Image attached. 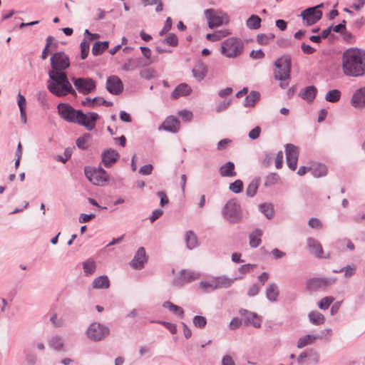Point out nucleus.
Instances as JSON below:
<instances>
[{
    "label": "nucleus",
    "instance_id": "nucleus-33",
    "mask_svg": "<svg viewBox=\"0 0 365 365\" xmlns=\"http://www.w3.org/2000/svg\"><path fill=\"white\" fill-rule=\"evenodd\" d=\"M260 94L259 92L252 91L244 100L245 107H253L255 103L259 100Z\"/></svg>",
    "mask_w": 365,
    "mask_h": 365
},
{
    "label": "nucleus",
    "instance_id": "nucleus-32",
    "mask_svg": "<svg viewBox=\"0 0 365 365\" xmlns=\"http://www.w3.org/2000/svg\"><path fill=\"white\" fill-rule=\"evenodd\" d=\"M93 287L94 289H107L110 286V281L107 276H100L93 281Z\"/></svg>",
    "mask_w": 365,
    "mask_h": 365
},
{
    "label": "nucleus",
    "instance_id": "nucleus-54",
    "mask_svg": "<svg viewBox=\"0 0 365 365\" xmlns=\"http://www.w3.org/2000/svg\"><path fill=\"white\" fill-rule=\"evenodd\" d=\"M50 321L55 327H61L64 325V320L61 317H58L56 313L51 316Z\"/></svg>",
    "mask_w": 365,
    "mask_h": 365
},
{
    "label": "nucleus",
    "instance_id": "nucleus-45",
    "mask_svg": "<svg viewBox=\"0 0 365 365\" xmlns=\"http://www.w3.org/2000/svg\"><path fill=\"white\" fill-rule=\"evenodd\" d=\"M279 180V175L275 173H271L267 175L264 180V186L270 187L276 185Z\"/></svg>",
    "mask_w": 365,
    "mask_h": 365
},
{
    "label": "nucleus",
    "instance_id": "nucleus-26",
    "mask_svg": "<svg viewBox=\"0 0 365 365\" xmlns=\"http://www.w3.org/2000/svg\"><path fill=\"white\" fill-rule=\"evenodd\" d=\"M220 175L222 177H235L237 173L235 171V164L232 162H227L219 168Z\"/></svg>",
    "mask_w": 365,
    "mask_h": 365
},
{
    "label": "nucleus",
    "instance_id": "nucleus-41",
    "mask_svg": "<svg viewBox=\"0 0 365 365\" xmlns=\"http://www.w3.org/2000/svg\"><path fill=\"white\" fill-rule=\"evenodd\" d=\"M259 211L263 213L267 219H272L274 215L273 205L270 203H263L259 205Z\"/></svg>",
    "mask_w": 365,
    "mask_h": 365
},
{
    "label": "nucleus",
    "instance_id": "nucleus-25",
    "mask_svg": "<svg viewBox=\"0 0 365 365\" xmlns=\"http://www.w3.org/2000/svg\"><path fill=\"white\" fill-rule=\"evenodd\" d=\"M279 294V289L275 283H271L268 285L265 291L266 298L270 302H275Z\"/></svg>",
    "mask_w": 365,
    "mask_h": 365
},
{
    "label": "nucleus",
    "instance_id": "nucleus-18",
    "mask_svg": "<svg viewBox=\"0 0 365 365\" xmlns=\"http://www.w3.org/2000/svg\"><path fill=\"white\" fill-rule=\"evenodd\" d=\"M151 63V61H144L141 58H135L128 60L126 63L123 66L122 68L125 71H134L136 68H144L149 66Z\"/></svg>",
    "mask_w": 365,
    "mask_h": 365
},
{
    "label": "nucleus",
    "instance_id": "nucleus-52",
    "mask_svg": "<svg viewBox=\"0 0 365 365\" xmlns=\"http://www.w3.org/2000/svg\"><path fill=\"white\" fill-rule=\"evenodd\" d=\"M163 43L171 46H176L178 44V39L175 34H169Z\"/></svg>",
    "mask_w": 365,
    "mask_h": 365
},
{
    "label": "nucleus",
    "instance_id": "nucleus-16",
    "mask_svg": "<svg viewBox=\"0 0 365 365\" xmlns=\"http://www.w3.org/2000/svg\"><path fill=\"white\" fill-rule=\"evenodd\" d=\"M148 261V256L144 247H140L135 252L133 259L130 261V265L135 269H141L144 267Z\"/></svg>",
    "mask_w": 365,
    "mask_h": 365
},
{
    "label": "nucleus",
    "instance_id": "nucleus-19",
    "mask_svg": "<svg viewBox=\"0 0 365 365\" xmlns=\"http://www.w3.org/2000/svg\"><path fill=\"white\" fill-rule=\"evenodd\" d=\"M120 158V155L115 150L108 148L101 154L102 163L106 168L111 167Z\"/></svg>",
    "mask_w": 365,
    "mask_h": 365
},
{
    "label": "nucleus",
    "instance_id": "nucleus-22",
    "mask_svg": "<svg viewBox=\"0 0 365 365\" xmlns=\"http://www.w3.org/2000/svg\"><path fill=\"white\" fill-rule=\"evenodd\" d=\"M307 247L311 250L312 253H313L318 258H324L323 255V249L321 243L312 238L309 237L307 240Z\"/></svg>",
    "mask_w": 365,
    "mask_h": 365
},
{
    "label": "nucleus",
    "instance_id": "nucleus-30",
    "mask_svg": "<svg viewBox=\"0 0 365 365\" xmlns=\"http://www.w3.org/2000/svg\"><path fill=\"white\" fill-rule=\"evenodd\" d=\"M213 279H214V281L215 283L216 289H222V288H228L232 284L234 281L235 279H237V278L230 279V278H227L224 276L214 277Z\"/></svg>",
    "mask_w": 365,
    "mask_h": 365
},
{
    "label": "nucleus",
    "instance_id": "nucleus-46",
    "mask_svg": "<svg viewBox=\"0 0 365 365\" xmlns=\"http://www.w3.org/2000/svg\"><path fill=\"white\" fill-rule=\"evenodd\" d=\"M199 286L201 289H202L205 292H209L210 290L216 289L215 283L214 279L209 281H202L200 282Z\"/></svg>",
    "mask_w": 365,
    "mask_h": 365
},
{
    "label": "nucleus",
    "instance_id": "nucleus-1",
    "mask_svg": "<svg viewBox=\"0 0 365 365\" xmlns=\"http://www.w3.org/2000/svg\"><path fill=\"white\" fill-rule=\"evenodd\" d=\"M51 70L48 71V90L54 96L63 97L68 94L76 96V92L63 71L70 66L68 56L64 52H57L51 57Z\"/></svg>",
    "mask_w": 365,
    "mask_h": 365
},
{
    "label": "nucleus",
    "instance_id": "nucleus-11",
    "mask_svg": "<svg viewBox=\"0 0 365 365\" xmlns=\"http://www.w3.org/2000/svg\"><path fill=\"white\" fill-rule=\"evenodd\" d=\"M72 81L76 90L83 95H88L96 89V82L91 78H73Z\"/></svg>",
    "mask_w": 365,
    "mask_h": 365
},
{
    "label": "nucleus",
    "instance_id": "nucleus-7",
    "mask_svg": "<svg viewBox=\"0 0 365 365\" xmlns=\"http://www.w3.org/2000/svg\"><path fill=\"white\" fill-rule=\"evenodd\" d=\"M204 14L207 20L208 26L210 29L228 23L227 14L222 11H216L213 9H208L204 11Z\"/></svg>",
    "mask_w": 365,
    "mask_h": 365
},
{
    "label": "nucleus",
    "instance_id": "nucleus-13",
    "mask_svg": "<svg viewBox=\"0 0 365 365\" xmlns=\"http://www.w3.org/2000/svg\"><path fill=\"white\" fill-rule=\"evenodd\" d=\"M200 277L199 272L191 270H182L174 279L173 283L176 286H182L186 283L198 279Z\"/></svg>",
    "mask_w": 365,
    "mask_h": 365
},
{
    "label": "nucleus",
    "instance_id": "nucleus-20",
    "mask_svg": "<svg viewBox=\"0 0 365 365\" xmlns=\"http://www.w3.org/2000/svg\"><path fill=\"white\" fill-rule=\"evenodd\" d=\"M161 129L171 133H177L180 129V120L174 116L168 117L160 126L159 130Z\"/></svg>",
    "mask_w": 365,
    "mask_h": 365
},
{
    "label": "nucleus",
    "instance_id": "nucleus-48",
    "mask_svg": "<svg viewBox=\"0 0 365 365\" xmlns=\"http://www.w3.org/2000/svg\"><path fill=\"white\" fill-rule=\"evenodd\" d=\"M334 298L333 297H325L322 298L318 303L319 309L326 310L329 308L330 304L334 302Z\"/></svg>",
    "mask_w": 365,
    "mask_h": 365
},
{
    "label": "nucleus",
    "instance_id": "nucleus-15",
    "mask_svg": "<svg viewBox=\"0 0 365 365\" xmlns=\"http://www.w3.org/2000/svg\"><path fill=\"white\" fill-rule=\"evenodd\" d=\"M106 88L113 95H118L123 90V82L117 76H111L106 81Z\"/></svg>",
    "mask_w": 365,
    "mask_h": 365
},
{
    "label": "nucleus",
    "instance_id": "nucleus-10",
    "mask_svg": "<svg viewBox=\"0 0 365 365\" xmlns=\"http://www.w3.org/2000/svg\"><path fill=\"white\" fill-rule=\"evenodd\" d=\"M322 6V4L308 8L301 13L300 16L302 17L306 26H312L322 19V12L318 9V8Z\"/></svg>",
    "mask_w": 365,
    "mask_h": 365
},
{
    "label": "nucleus",
    "instance_id": "nucleus-2",
    "mask_svg": "<svg viewBox=\"0 0 365 365\" xmlns=\"http://www.w3.org/2000/svg\"><path fill=\"white\" fill-rule=\"evenodd\" d=\"M341 68L345 76L360 77L365 74V51L357 47L346 49L341 56Z\"/></svg>",
    "mask_w": 365,
    "mask_h": 365
},
{
    "label": "nucleus",
    "instance_id": "nucleus-49",
    "mask_svg": "<svg viewBox=\"0 0 365 365\" xmlns=\"http://www.w3.org/2000/svg\"><path fill=\"white\" fill-rule=\"evenodd\" d=\"M274 158V153L270 152H265L262 158V165L265 167H269Z\"/></svg>",
    "mask_w": 365,
    "mask_h": 365
},
{
    "label": "nucleus",
    "instance_id": "nucleus-23",
    "mask_svg": "<svg viewBox=\"0 0 365 365\" xmlns=\"http://www.w3.org/2000/svg\"><path fill=\"white\" fill-rule=\"evenodd\" d=\"M192 73L197 81H201L207 75V67L204 63L199 61L192 68Z\"/></svg>",
    "mask_w": 365,
    "mask_h": 365
},
{
    "label": "nucleus",
    "instance_id": "nucleus-14",
    "mask_svg": "<svg viewBox=\"0 0 365 365\" xmlns=\"http://www.w3.org/2000/svg\"><path fill=\"white\" fill-rule=\"evenodd\" d=\"M58 112L60 116L66 121L75 123L78 110H75L68 103H59Z\"/></svg>",
    "mask_w": 365,
    "mask_h": 365
},
{
    "label": "nucleus",
    "instance_id": "nucleus-40",
    "mask_svg": "<svg viewBox=\"0 0 365 365\" xmlns=\"http://www.w3.org/2000/svg\"><path fill=\"white\" fill-rule=\"evenodd\" d=\"M286 158L294 159L298 158V148L293 144L289 143L285 145Z\"/></svg>",
    "mask_w": 365,
    "mask_h": 365
},
{
    "label": "nucleus",
    "instance_id": "nucleus-21",
    "mask_svg": "<svg viewBox=\"0 0 365 365\" xmlns=\"http://www.w3.org/2000/svg\"><path fill=\"white\" fill-rule=\"evenodd\" d=\"M351 103L356 108L365 107V87L356 91L351 97Z\"/></svg>",
    "mask_w": 365,
    "mask_h": 365
},
{
    "label": "nucleus",
    "instance_id": "nucleus-42",
    "mask_svg": "<svg viewBox=\"0 0 365 365\" xmlns=\"http://www.w3.org/2000/svg\"><path fill=\"white\" fill-rule=\"evenodd\" d=\"M91 135L89 133H86L76 140V145L79 149L86 150L89 146V140Z\"/></svg>",
    "mask_w": 365,
    "mask_h": 365
},
{
    "label": "nucleus",
    "instance_id": "nucleus-37",
    "mask_svg": "<svg viewBox=\"0 0 365 365\" xmlns=\"http://www.w3.org/2000/svg\"><path fill=\"white\" fill-rule=\"evenodd\" d=\"M185 242H186L187 247L190 250H192L197 246V236L191 230H188L186 232Z\"/></svg>",
    "mask_w": 365,
    "mask_h": 365
},
{
    "label": "nucleus",
    "instance_id": "nucleus-47",
    "mask_svg": "<svg viewBox=\"0 0 365 365\" xmlns=\"http://www.w3.org/2000/svg\"><path fill=\"white\" fill-rule=\"evenodd\" d=\"M193 325L199 329H203L207 324V319L202 316H195L192 319Z\"/></svg>",
    "mask_w": 365,
    "mask_h": 365
},
{
    "label": "nucleus",
    "instance_id": "nucleus-31",
    "mask_svg": "<svg viewBox=\"0 0 365 365\" xmlns=\"http://www.w3.org/2000/svg\"><path fill=\"white\" fill-rule=\"evenodd\" d=\"M48 345L57 351H62L64 346L63 339L59 335H54L49 339Z\"/></svg>",
    "mask_w": 365,
    "mask_h": 365
},
{
    "label": "nucleus",
    "instance_id": "nucleus-60",
    "mask_svg": "<svg viewBox=\"0 0 365 365\" xmlns=\"http://www.w3.org/2000/svg\"><path fill=\"white\" fill-rule=\"evenodd\" d=\"M104 50L102 48L101 41H96L92 48V53L93 56H98L101 54Z\"/></svg>",
    "mask_w": 365,
    "mask_h": 365
},
{
    "label": "nucleus",
    "instance_id": "nucleus-64",
    "mask_svg": "<svg viewBox=\"0 0 365 365\" xmlns=\"http://www.w3.org/2000/svg\"><path fill=\"white\" fill-rule=\"evenodd\" d=\"M260 132L261 128L259 126H257L250 131L248 136L250 138L255 140L259 138Z\"/></svg>",
    "mask_w": 365,
    "mask_h": 365
},
{
    "label": "nucleus",
    "instance_id": "nucleus-57",
    "mask_svg": "<svg viewBox=\"0 0 365 365\" xmlns=\"http://www.w3.org/2000/svg\"><path fill=\"white\" fill-rule=\"evenodd\" d=\"M308 225L309 227L314 229L319 230L322 228V222L316 217H312L309 220Z\"/></svg>",
    "mask_w": 365,
    "mask_h": 365
},
{
    "label": "nucleus",
    "instance_id": "nucleus-56",
    "mask_svg": "<svg viewBox=\"0 0 365 365\" xmlns=\"http://www.w3.org/2000/svg\"><path fill=\"white\" fill-rule=\"evenodd\" d=\"M156 322L166 327L171 332V334H175L177 333V327L175 324L165 321H157Z\"/></svg>",
    "mask_w": 365,
    "mask_h": 365
},
{
    "label": "nucleus",
    "instance_id": "nucleus-4",
    "mask_svg": "<svg viewBox=\"0 0 365 365\" xmlns=\"http://www.w3.org/2000/svg\"><path fill=\"white\" fill-rule=\"evenodd\" d=\"M244 49V43L240 38H228L223 41L221 46V53L225 56L234 58L240 56Z\"/></svg>",
    "mask_w": 365,
    "mask_h": 365
},
{
    "label": "nucleus",
    "instance_id": "nucleus-55",
    "mask_svg": "<svg viewBox=\"0 0 365 365\" xmlns=\"http://www.w3.org/2000/svg\"><path fill=\"white\" fill-rule=\"evenodd\" d=\"M355 271V267L351 266V265H346L344 267H342L339 270H334V272H344V275L346 277H351Z\"/></svg>",
    "mask_w": 365,
    "mask_h": 365
},
{
    "label": "nucleus",
    "instance_id": "nucleus-63",
    "mask_svg": "<svg viewBox=\"0 0 365 365\" xmlns=\"http://www.w3.org/2000/svg\"><path fill=\"white\" fill-rule=\"evenodd\" d=\"M250 56L253 59H262L264 57V53L261 49L252 50L250 52Z\"/></svg>",
    "mask_w": 365,
    "mask_h": 365
},
{
    "label": "nucleus",
    "instance_id": "nucleus-58",
    "mask_svg": "<svg viewBox=\"0 0 365 365\" xmlns=\"http://www.w3.org/2000/svg\"><path fill=\"white\" fill-rule=\"evenodd\" d=\"M172 27V19L170 17H168L165 20V25L163 29L159 32L160 36H163L168 33Z\"/></svg>",
    "mask_w": 365,
    "mask_h": 365
},
{
    "label": "nucleus",
    "instance_id": "nucleus-29",
    "mask_svg": "<svg viewBox=\"0 0 365 365\" xmlns=\"http://www.w3.org/2000/svg\"><path fill=\"white\" fill-rule=\"evenodd\" d=\"M317 88L314 86H309L300 91V96L307 102H312L316 97Z\"/></svg>",
    "mask_w": 365,
    "mask_h": 365
},
{
    "label": "nucleus",
    "instance_id": "nucleus-24",
    "mask_svg": "<svg viewBox=\"0 0 365 365\" xmlns=\"http://www.w3.org/2000/svg\"><path fill=\"white\" fill-rule=\"evenodd\" d=\"M192 91L190 86L187 83L179 84L175 89L171 93V97L174 99H177L180 96H185L189 95Z\"/></svg>",
    "mask_w": 365,
    "mask_h": 365
},
{
    "label": "nucleus",
    "instance_id": "nucleus-62",
    "mask_svg": "<svg viewBox=\"0 0 365 365\" xmlns=\"http://www.w3.org/2000/svg\"><path fill=\"white\" fill-rule=\"evenodd\" d=\"M96 217V215L91 213V214H81L79 216L78 221L80 223H84L89 222L92 219Z\"/></svg>",
    "mask_w": 365,
    "mask_h": 365
},
{
    "label": "nucleus",
    "instance_id": "nucleus-38",
    "mask_svg": "<svg viewBox=\"0 0 365 365\" xmlns=\"http://www.w3.org/2000/svg\"><path fill=\"white\" fill-rule=\"evenodd\" d=\"M260 183V178H256L250 183L248 185L246 188V195L248 197H253L255 195L257 190L258 189L259 185Z\"/></svg>",
    "mask_w": 365,
    "mask_h": 365
},
{
    "label": "nucleus",
    "instance_id": "nucleus-17",
    "mask_svg": "<svg viewBox=\"0 0 365 365\" xmlns=\"http://www.w3.org/2000/svg\"><path fill=\"white\" fill-rule=\"evenodd\" d=\"M240 314L244 317V321L246 324H250L255 328H259L261 326V317L255 312H249L245 309L239 310Z\"/></svg>",
    "mask_w": 365,
    "mask_h": 365
},
{
    "label": "nucleus",
    "instance_id": "nucleus-6",
    "mask_svg": "<svg viewBox=\"0 0 365 365\" xmlns=\"http://www.w3.org/2000/svg\"><path fill=\"white\" fill-rule=\"evenodd\" d=\"M110 334L109 328L99 322L91 323L86 330L87 337L93 341H100Z\"/></svg>",
    "mask_w": 365,
    "mask_h": 365
},
{
    "label": "nucleus",
    "instance_id": "nucleus-12",
    "mask_svg": "<svg viewBox=\"0 0 365 365\" xmlns=\"http://www.w3.org/2000/svg\"><path fill=\"white\" fill-rule=\"evenodd\" d=\"M334 279L326 277H313L308 279L306 282V289L310 292H314L319 289H324L334 282Z\"/></svg>",
    "mask_w": 365,
    "mask_h": 365
},
{
    "label": "nucleus",
    "instance_id": "nucleus-50",
    "mask_svg": "<svg viewBox=\"0 0 365 365\" xmlns=\"http://www.w3.org/2000/svg\"><path fill=\"white\" fill-rule=\"evenodd\" d=\"M229 189L234 193H240L243 189V182L240 180H236L234 182L230 183Z\"/></svg>",
    "mask_w": 365,
    "mask_h": 365
},
{
    "label": "nucleus",
    "instance_id": "nucleus-36",
    "mask_svg": "<svg viewBox=\"0 0 365 365\" xmlns=\"http://www.w3.org/2000/svg\"><path fill=\"white\" fill-rule=\"evenodd\" d=\"M163 307L165 309H168L173 314L179 316L180 318L184 317V310L182 307L174 304L170 301H166L163 304Z\"/></svg>",
    "mask_w": 365,
    "mask_h": 365
},
{
    "label": "nucleus",
    "instance_id": "nucleus-61",
    "mask_svg": "<svg viewBox=\"0 0 365 365\" xmlns=\"http://www.w3.org/2000/svg\"><path fill=\"white\" fill-rule=\"evenodd\" d=\"M257 43L260 45H267L269 43L267 34H259L256 36Z\"/></svg>",
    "mask_w": 365,
    "mask_h": 365
},
{
    "label": "nucleus",
    "instance_id": "nucleus-8",
    "mask_svg": "<svg viewBox=\"0 0 365 365\" xmlns=\"http://www.w3.org/2000/svg\"><path fill=\"white\" fill-rule=\"evenodd\" d=\"M85 175L93 184L98 186L105 185L109 180V175L103 168H86Z\"/></svg>",
    "mask_w": 365,
    "mask_h": 365
},
{
    "label": "nucleus",
    "instance_id": "nucleus-9",
    "mask_svg": "<svg viewBox=\"0 0 365 365\" xmlns=\"http://www.w3.org/2000/svg\"><path fill=\"white\" fill-rule=\"evenodd\" d=\"M75 123L84 126L88 130H92L96 127V122L99 115L94 112L83 113L81 110H78Z\"/></svg>",
    "mask_w": 365,
    "mask_h": 365
},
{
    "label": "nucleus",
    "instance_id": "nucleus-43",
    "mask_svg": "<svg viewBox=\"0 0 365 365\" xmlns=\"http://www.w3.org/2000/svg\"><path fill=\"white\" fill-rule=\"evenodd\" d=\"M83 269L86 275H91L94 273L96 264L93 259H88L83 262Z\"/></svg>",
    "mask_w": 365,
    "mask_h": 365
},
{
    "label": "nucleus",
    "instance_id": "nucleus-5",
    "mask_svg": "<svg viewBox=\"0 0 365 365\" xmlns=\"http://www.w3.org/2000/svg\"><path fill=\"white\" fill-rule=\"evenodd\" d=\"M276 69L274 72V78L281 81L287 80L290 77L291 58L289 56H283L274 62Z\"/></svg>",
    "mask_w": 365,
    "mask_h": 365
},
{
    "label": "nucleus",
    "instance_id": "nucleus-51",
    "mask_svg": "<svg viewBox=\"0 0 365 365\" xmlns=\"http://www.w3.org/2000/svg\"><path fill=\"white\" fill-rule=\"evenodd\" d=\"M81 47V59H86L88 55L90 45L89 43L83 39L80 45Z\"/></svg>",
    "mask_w": 365,
    "mask_h": 365
},
{
    "label": "nucleus",
    "instance_id": "nucleus-34",
    "mask_svg": "<svg viewBox=\"0 0 365 365\" xmlns=\"http://www.w3.org/2000/svg\"><path fill=\"white\" fill-rule=\"evenodd\" d=\"M262 19L255 14L251 15L246 21V26L252 30H257L261 26Z\"/></svg>",
    "mask_w": 365,
    "mask_h": 365
},
{
    "label": "nucleus",
    "instance_id": "nucleus-3",
    "mask_svg": "<svg viewBox=\"0 0 365 365\" xmlns=\"http://www.w3.org/2000/svg\"><path fill=\"white\" fill-rule=\"evenodd\" d=\"M223 218L230 223L237 224L242 222L243 213L241 206L236 200H228L222 210Z\"/></svg>",
    "mask_w": 365,
    "mask_h": 365
},
{
    "label": "nucleus",
    "instance_id": "nucleus-59",
    "mask_svg": "<svg viewBox=\"0 0 365 365\" xmlns=\"http://www.w3.org/2000/svg\"><path fill=\"white\" fill-rule=\"evenodd\" d=\"M308 358H309V360L314 364L319 363V355L317 351L312 349H308Z\"/></svg>",
    "mask_w": 365,
    "mask_h": 365
},
{
    "label": "nucleus",
    "instance_id": "nucleus-53",
    "mask_svg": "<svg viewBox=\"0 0 365 365\" xmlns=\"http://www.w3.org/2000/svg\"><path fill=\"white\" fill-rule=\"evenodd\" d=\"M143 2L145 6L156 4V12H160L163 11V3L161 0H143Z\"/></svg>",
    "mask_w": 365,
    "mask_h": 365
},
{
    "label": "nucleus",
    "instance_id": "nucleus-27",
    "mask_svg": "<svg viewBox=\"0 0 365 365\" xmlns=\"http://www.w3.org/2000/svg\"><path fill=\"white\" fill-rule=\"evenodd\" d=\"M320 337L321 336L319 334L304 335L298 339L297 346L298 349H302L303 347L307 345L312 344L315 341V340L319 339Z\"/></svg>",
    "mask_w": 365,
    "mask_h": 365
},
{
    "label": "nucleus",
    "instance_id": "nucleus-28",
    "mask_svg": "<svg viewBox=\"0 0 365 365\" xmlns=\"http://www.w3.org/2000/svg\"><path fill=\"white\" fill-rule=\"evenodd\" d=\"M309 171L315 178L325 176L327 173V167L321 163H316L309 167Z\"/></svg>",
    "mask_w": 365,
    "mask_h": 365
},
{
    "label": "nucleus",
    "instance_id": "nucleus-44",
    "mask_svg": "<svg viewBox=\"0 0 365 365\" xmlns=\"http://www.w3.org/2000/svg\"><path fill=\"white\" fill-rule=\"evenodd\" d=\"M341 92L337 89L331 90L325 96V100L330 103H336L339 101Z\"/></svg>",
    "mask_w": 365,
    "mask_h": 365
},
{
    "label": "nucleus",
    "instance_id": "nucleus-39",
    "mask_svg": "<svg viewBox=\"0 0 365 365\" xmlns=\"http://www.w3.org/2000/svg\"><path fill=\"white\" fill-rule=\"evenodd\" d=\"M308 317L310 322L315 325H321L325 321L324 315L319 312H311Z\"/></svg>",
    "mask_w": 365,
    "mask_h": 365
},
{
    "label": "nucleus",
    "instance_id": "nucleus-35",
    "mask_svg": "<svg viewBox=\"0 0 365 365\" xmlns=\"http://www.w3.org/2000/svg\"><path fill=\"white\" fill-rule=\"evenodd\" d=\"M262 235V231L260 229H256L252 233L249 235L250 247L256 248L260 245V237Z\"/></svg>",
    "mask_w": 365,
    "mask_h": 365
}]
</instances>
